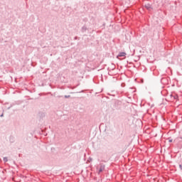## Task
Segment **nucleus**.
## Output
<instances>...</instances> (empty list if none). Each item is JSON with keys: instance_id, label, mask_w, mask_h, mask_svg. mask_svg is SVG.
Segmentation results:
<instances>
[{"instance_id": "obj_1", "label": "nucleus", "mask_w": 182, "mask_h": 182, "mask_svg": "<svg viewBox=\"0 0 182 182\" xmlns=\"http://www.w3.org/2000/svg\"><path fill=\"white\" fill-rule=\"evenodd\" d=\"M126 56V53L122 52L119 53V54L117 56V58H124Z\"/></svg>"}, {"instance_id": "obj_2", "label": "nucleus", "mask_w": 182, "mask_h": 182, "mask_svg": "<svg viewBox=\"0 0 182 182\" xmlns=\"http://www.w3.org/2000/svg\"><path fill=\"white\" fill-rule=\"evenodd\" d=\"M145 8H146V9H148V11H150V9H151V6H150V4H146L145 6Z\"/></svg>"}, {"instance_id": "obj_3", "label": "nucleus", "mask_w": 182, "mask_h": 182, "mask_svg": "<svg viewBox=\"0 0 182 182\" xmlns=\"http://www.w3.org/2000/svg\"><path fill=\"white\" fill-rule=\"evenodd\" d=\"M4 161H5V162H6V161H8V158H4Z\"/></svg>"}, {"instance_id": "obj_4", "label": "nucleus", "mask_w": 182, "mask_h": 182, "mask_svg": "<svg viewBox=\"0 0 182 182\" xmlns=\"http://www.w3.org/2000/svg\"><path fill=\"white\" fill-rule=\"evenodd\" d=\"M179 167H180V168H181V170H182V166H181V165H179Z\"/></svg>"}]
</instances>
